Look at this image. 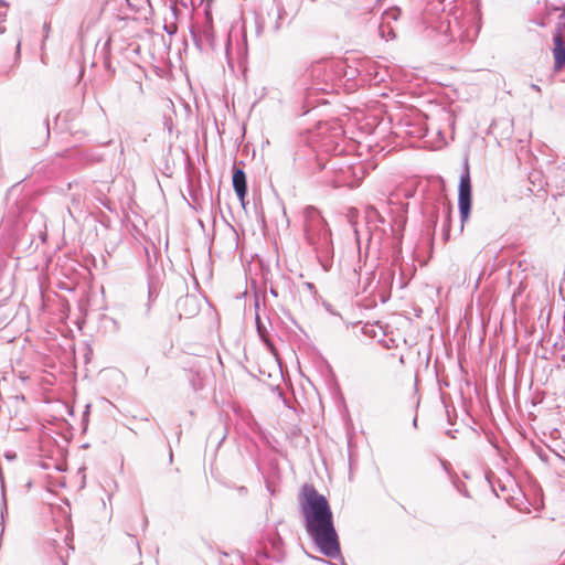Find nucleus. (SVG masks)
I'll use <instances>...</instances> for the list:
<instances>
[{
    "label": "nucleus",
    "mask_w": 565,
    "mask_h": 565,
    "mask_svg": "<svg viewBox=\"0 0 565 565\" xmlns=\"http://www.w3.org/2000/svg\"><path fill=\"white\" fill-rule=\"evenodd\" d=\"M471 179L468 164H466L465 172L460 177L458 186V207L461 221V230L463 224L468 221L471 212Z\"/></svg>",
    "instance_id": "obj_4"
},
{
    "label": "nucleus",
    "mask_w": 565,
    "mask_h": 565,
    "mask_svg": "<svg viewBox=\"0 0 565 565\" xmlns=\"http://www.w3.org/2000/svg\"><path fill=\"white\" fill-rule=\"evenodd\" d=\"M448 435L451 436V438H455V435H452L450 431H448Z\"/></svg>",
    "instance_id": "obj_23"
},
{
    "label": "nucleus",
    "mask_w": 565,
    "mask_h": 565,
    "mask_svg": "<svg viewBox=\"0 0 565 565\" xmlns=\"http://www.w3.org/2000/svg\"><path fill=\"white\" fill-rule=\"evenodd\" d=\"M305 235L308 244L315 248L319 259L333 254L331 232L319 211L313 206L303 210Z\"/></svg>",
    "instance_id": "obj_2"
},
{
    "label": "nucleus",
    "mask_w": 565,
    "mask_h": 565,
    "mask_svg": "<svg viewBox=\"0 0 565 565\" xmlns=\"http://www.w3.org/2000/svg\"><path fill=\"white\" fill-rule=\"evenodd\" d=\"M413 426H415V427L417 426V418H414Z\"/></svg>",
    "instance_id": "obj_22"
},
{
    "label": "nucleus",
    "mask_w": 565,
    "mask_h": 565,
    "mask_svg": "<svg viewBox=\"0 0 565 565\" xmlns=\"http://www.w3.org/2000/svg\"><path fill=\"white\" fill-rule=\"evenodd\" d=\"M324 308L327 311H329L331 315L333 316H339L338 312H335L333 309H332V306L330 303H324Z\"/></svg>",
    "instance_id": "obj_14"
},
{
    "label": "nucleus",
    "mask_w": 565,
    "mask_h": 565,
    "mask_svg": "<svg viewBox=\"0 0 565 565\" xmlns=\"http://www.w3.org/2000/svg\"><path fill=\"white\" fill-rule=\"evenodd\" d=\"M343 63L338 61H321L312 65L310 75L315 81L317 89L328 90L332 87V82L338 72L343 70Z\"/></svg>",
    "instance_id": "obj_3"
},
{
    "label": "nucleus",
    "mask_w": 565,
    "mask_h": 565,
    "mask_svg": "<svg viewBox=\"0 0 565 565\" xmlns=\"http://www.w3.org/2000/svg\"><path fill=\"white\" fill-rule=\"evenodd\" d=\"M255 23H256V32H257V35H259L262 33V30H263V25L262 23L259 22L258 19L255 20Z\"/></svg>",
    "instance_id": "obj_15"
},
{
    "label": "nucleus",
    "mask_w": 565,
    "mask_h": 565,
    "mask_svg": "<svg viewBox=\"0 0 565 565\" xmlns=\"http://www.w3.org/2000/svg\"><path fill=\"white\" fill-rule=\"evenodd\" d=\"M192 36L195 42V45L201 50H216V36L215 31L212 24L211 17L207 15V20L205 24L202 26V29L195 33L192 31Z\"/></svg>",
    "instance_id": "obj_5"
},
{
    "label": "nucleus",
    "mask_w": 565,
    "mask_h": 565,
    "mask_svg": "<svg viewBox=\"0 0 565 565\" xmlns=\"http://www.w3.org/2000/svg\"><path fill=\"white\" fill-rule=\"evenodd\" d=\"M7 3L3 0H0V21L3 22L7 17Z\"/></svg>",
    "instance_id": "obj_10"
},
{
    "label": "nucleus",
    "mask_w": 565,
    "mask_h": 565,
    "mask_svg": "<svg viewBox=\"0 0 565 565\" xmlns=\"http://www.w3.org/2000/svg\"><path fill=\"white\" fill-rule=\"evenodd\" d=\"M44 125H45V134H46V138H49V136H50L49 121H47V120H45Z\"/></svg>",
    "instance_id": "obj_18"
},
{
    "label": "nucleus",
    "mask_w": 565,
    "mask_h": 565,
    "mask_svg": "<svg viewBox=\"0 0 565 565\" xmlns=\"http://www.w3.org/2000/svg\"><path fill=\"white\" fill-rule=\"evenodd\" d=\"M4 32H6V28L2 24H0V34H3Z\"/></svg>",
    "instance_id": "obj_19"
},
{
    "label": "nucleus",
    "mask_w": 565,
    "mask_h": 565,
    "mask_svg": "<svg viewBox=\"0 0 565 565\" xmlns=\"http://www.w3.org/2000/svg\"><path fill=\"white\" fill-rule=\"evenodd\" d=\"M17 51H15V63L20 62V50H21V40L17 42Z\"/></svg>",
    "instance_id": "obj_12"
},
{
    "label": "nucleus",
    "mask_w": 565,
    "mask_h": 565,
    "mask_svg": "<svg viewBox=\"0 0 565 565\" xmlns=\"http://www.w3.org/2000/svg\"><path fill=\"white\" fill-rule=\"evenodd\" d=\"M255 322H256V327H257V326H263V324H264V322L262 321V319H260V317H259V315H258V313H256Z\"/></svg>",
    "instance_id": "obj_16"
},
{
    "label": "nucleus",
    "mask_w": 565,
    "mask_h": 565,
    "mask_svg": "<svg viewBox=\"0 0 565 565\" xmlns=\"http://www.w3.org/2000/svg\"><path fill=\"white\" fill-rule=\"evenodd\" d=\"M450 215H451V209L450 207H447L446 209V222L449 223L450 221ZM447 226L448 224H445V227H444V231H445V235L446 237H448V230H447Z\"/></svg>",
    "instance_id": "obj_11"
},
{
    "label": "nucleus",
    "mask_w": 565,
    "mask_h": 565,
    "mask_svg": "<svg viewBox=\"0 0 565 565\" xmlns=\"http://www.w3.org/2000/svg\"><path fill=\"white\" fill-rule=\"evenodd\" d=\"M4 458L8 460H14L17 458V454L12 450L6 451Z\"/></svg>",
    "instance_id": "obj_13"
},
{
    "label": "nucleus",
    "mask_w": 565,
    "mask_h": 565,
    "mask_svg": "<svg viewBox=\"0 0 565 565\" xmlns=\"http://www.w3.org/2000/svg\"><path fill=\"white\" fill-rule=\"evenodd\" d=\"M564 29H565V10L558 17L556 32H559L561 34H563Z\"/></svg>",
    "instance_id": "obj_9"
},
{
    "label": "nucleus",
    "mask_w": 565,
    "mask_h": 565,
    "mask_svg": "<svg viewBox=\"0 0 565 565\" xmlns=\"http://www.w3.org/2000/svg\"><path fill=\"white\" fill-rule=\"evenodd\" d=\"M233 189L236 193L241 204L245 207V196L247 194V181L246 174L243 169L233 166V175H232Z\"/></svg>",
    "instance_id": "obj_6"
},
{
    "label": "nucleus",
    "mask_w": 565,
    "mask_h": 565,
    "mask_svg": "<svg viewBox=\"0 0 565 565\" xmlns=\"http://www.w3.org/2000/svg\"><path fill=\"white\" fill-rule=\"evenodd\" d=\"M553 41L554 67L556 71H559L565 66V42L563 40V34L555 32Z\"/></svg>",
    "instance_id": "obj_7"
},
{
    "label": "nucleus",
    "mask_w": 565,
    "mask_h": 565,
    "mask_svg": "<svg viewBox=\"0 0 565 565\" xmlns=\"http://www.w3.org/2000/svg\"><path fill=\"white\" fill-rule=\"evenodd\" d=\"M372 214H377L376 210L374 207H369L367 209V215L371 216Z\"/></svg>",
    "instance_id": "obj_17"
},
{
    "label": "nucleus",
    "mask_w": 565,
    "mask_h": 565,
    "mask_svg": "<svg viewBox=\"0 0 565 565\" xmlns=\"http://www.w3.org/2000/svg\"><path fill=\"white\" fill-rule=\"evenodd\" d=\"M300 511L305 519L306 532L317 550L327 557H339L341 548L333 513L327 498L312 484L306 483L301 487Z\"/></svg>",
    "instance_id": "obj_1"
},
{
    "label": "nucleus",
    "mask_w": 565,
    "mask_h": 565,
    "mask_svg": "<svg viewBox=\"0 0 565 565\" xmlns=\"http://www.w3.org/2000/svg\"><path fill=\"white\" fill-rule=\"evenodd\" d=\"M256 330H257V333H258L260 340L266 344V347L269 349H273L274 344L270 340V334H269V330L267 329V327L265 324L257 326Z\"/></svg>",
    "instance_id": "obj_8"
},
{
    "label": "nucleus",
    "mask_w": 565,
    "mask_h": 565,
    "mask_svg": "<svg viewBox=\"0 0 565 565\" xmlns=\"http://www.w3.org/2000/svg\"><path fill=\"white\" fill-rule=\"evenodd\" d=\"M532 88L535 89V90H540V87L537 85H532Z\"/></svg>",
    "instance_id": "obj_21"
},
{
    "label": "nucleus",
    "mask_w": 565,
    "mask_h": 565,
    "mask_svg": "<svg viewBox=\"0 0 565 565\" xmlns=\"http://www.w3.org/2000/svg\"><path fill=\"white\" fill-rule=\"evenodd\" d=\"M270 294H271V295H274L275 297L277 296L276 290H275V289H273V288L270 289Z\"/></svg>",
    "instance_id": "obj_20"
}]
</instances>
